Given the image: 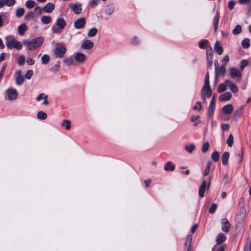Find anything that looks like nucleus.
Listing matches in <instances>:
<instances>
[{"label": "nucleus", "mask_w": 251, "mask_h": 251, "mask_svg": "<svg viewBox=\"0 0 251 251\" xmlns=\"http://www.w3.org/2000/svg\"><path fill=\"white\" fill-rule=\"evenodd\" d=\"M209 148V144L208 142H205L202 145V148H201V151L203 153L206 152Z\"/></svg>", "instance_id": "obj_44"}, {"label": "nucleus", "mask_w": 251, "mask_h": 251, "mask_svg": "<svg viewBox=\"0 0 251 251\" xmlns=\"http://www.w3.org/2000/svg\"><path fill=\"white\" fill-rule=\"evenodd\" d=\"M99 0H93L91 3L90 5L92 8L95 7L98 3Z\"/></svg>", "instance_id": "obj_63"}, {"label": "nucleus", "mask_w": 251, "mask_h": 251, "mask_svg": "<svg viewBox=\"0 0 251 251\" xmlns=\"http://www.w3.org/2000/svg\"><path fill=\"white\" fill-rule=\"evenodd\" d=\"M41 21L44 24H49L51 21V18L49 16H43L41 17Z\"/></svg>", "instance_id": "obj_28"}, {"label": "nucleus", "mask_w": 251, "mask_h": 251, "mask_svg": "<svg viewBox=\"0 0 251 251\" xmlns=\"http://www.w3.org/2000/svg\"><path fill=\"white\" fill-rule=\"evenodd\" d=\"M241 26L240 25H237L233 29L232 33L234 35L239 34L241 32Z\"/></svg>", "instance_id": "obj_41"}, {"label": "nucleus", "mask_w": 251, "mask_h": 251, "mask_svg": "<svg viewBox=\"0 0 251 251\" xmlns=\"http://www.w3.org/2000/svg\"><path fill=\"white\" fill-rule=\"evenodd\" d=\"M51 30L53 33L55 34H60L61 32L62 29H60L59 28H57L55 25H53L51 27Z\"/></svg>", "instance_id": "obj_48"}, {"label": "nucleus", "mask_w": 251, "mask_h": 251, "mask_svg": "<svg viewBox=\"0 0 251 251\" xmlns=\"http://www.w3.org/2000/svg\"><path fill=\"white\" fill-rule=\"evenodd\" d=\"M25 62V57L24 55H21L17 60V63L19 66L23 65Z\"/></svg>", "instance_id": "obj_40"}, {"label": "nucleus", "mask_w": 251, "mask_h": 251, "mask_svg": "<svg viewBox=\"0 0 251 251\" xmlns=\"http://www.w3.org/2000/svg\"><path fill=\"white\" fill-rule=\"evenodd\" d=\"M213 57V50L211 48L207 49L206 50V59L212 58Z\"/></svg>", "instance_id": "obj_50"}, {"label": "nucleus", "mask_w": 251, "mask_h": 251, "mask_svg": "<svg viewBox=\"0 0 251 251\" xmlns=\"http://www.w3.org/2000/svg\"><path fill=\"white\" fill-rule=\"evenodd\" d=\"M235 5V1L233 0H231L228 2V7L230 10H232L234 8Z\"/></svg>", "instance_id": "obj_56"}, {"label": "nucleus", "mask_w": 251, "mask_h": 251, "mask_svg": "<svg viewBox=\"0 0 251 251\" xmlns=\"http://www.w3.org/2000/svg\"><path fill=\"white\" fill-rule=\"evenodd\" d=\"M195 149V146L193 144L185 146V150L189 153H192Z\"/></svg>", "instance_id": "obj_35"}, {"label": "nucleus", "mask_w": 251, "mask_h": 251, "mask_svg": "<svg viewBox=\"0 0 251 251\" xmlns=\"http://www.w3.org/2000/svg\"><path fill=\"white\" fill-rule=\"evenodd\" d=\"M248 62L246 60H243L241 62L240 64V69L241 71L243 70L245 68V66H246L248 64Z\"/></svg>", "instance_id": "obj_54"}, {"label": "nucleus", "mask_w": 251, "mask_h": 251, "mask_svg": "<svg viewBox=\"0 0 251 251\" xmlns=\"http://www.w3.org/2000/svg\"><path fill=\"white\" fill-rule=\"evenodd\" d=\"M115 8L113 5L109 4L107 5L105 8V13L108 16L111 15L114 11Z\"/></svg>", "instance_id": "obj_20"}, {"label": "nucleus", "mask_w": 251, "mask_h": 251, "mask_svg": "<svg viewBox=\"0 0 251 251\" xmlns=\"http://www.w3.org/2000/svg\"><path fill=\"white\" fill-rule=\"evenodd\" d=\"M86 25V21L84 18H80L74 22V27L76 29L83 28Z\"/></svg>", "instance_id": "obj_9"}, {"label": "nucleus", "mask_w": 251, "mask_h": 251, "mask_svg": "<svg viewBox=\"0 0 251 251\" xmlns=\"http://www.w3.org/2000/svg\"><path fill=\"white\" fill-rule=\"evenodd\" d=\"M219 73L223 75H224L226 73V67L225 65H222L220 68Z\"/></svg>", "instance_id": "obj_55"}, {"label": "nucleus", "mask_w": 251, "mask_h": 251, "mask_svg": "<svg viewBox=\"0 0 251 251\" xmlns=\"http://www.w3.org/2000/svg\"><path fill=\"white\" fill-rule=\"evenodd\" d=\"M229 75L232 78H236L238 80H240L241 78V72L239 70L232 67L229 69Z\"/></svg>", "instance_id": "obj_5"}, {"label": "nucleus", "mask_w": 251, "mask_h": 251, "mask_svg": "<svg viewBox=\"0 0 251 251\" xmlns=\"http://www.w3.org/2000/svg\"><path fill=\"white\" fill-rule=\"evenodd\" d=\"M63 62L67 65L70 66L73 64L74 62L73 59L72 57H66L64 59Z\"/></svg>", "instance_id": "obj_45"}, {"label": "nucleus", "mask_w": 251, "mask_h": 251, "mask_svg": "<svg viewBox=\"0 0 251 251\" xmlns=\"http://www.w3.org/2000/svg\"><path fill=\"white\" fill-rule=\"evenodd\" d=\"M54 8L55 6L52 3L49 2L43 8V9L47 13H51Z\"/></svg>", "instance_id": "obj_17"}, {"label": "nucleus", "mask_w": 251, "mask_h": 251, "mask_svg": "<svg viewBox=\"0 0 251 251\" xmlns=\"http://www.w3.org/2000/svg\"><path fill=\"white\" fill-rule=\"evenodd\" d=\"M175 166L173 164L171 161L167 162L164 166V170L166 171H173L175 170Z\"/></svg>", "instance_id": "obj_23"}, {"label": "nucleus", "mask_w": 251, "mask_h": 251, "mask_svg": "<svg viewBox=\"0 0 251 251\" xmlns=\"http://www.w3.org/2000/svg\"><path fill=\"white\" fill-rule=\"evenodd\" d=\"M215 99V96H213L208 109V116L209 118H211L213 114Z\"/></svg>", "instance_id": "obj_12"}, {"label": "nucleus", "mask_w": 251, "mask_h": 251, "mask_svg": "<svg viewBox=\"0 0 251 251\" xmlns=\"http://www.w3.org/2000/svg\"><path fill=\"white\" fill-rule=\"evenodd\" d=\"M7 95L8 100L10 101L16 100L18 97V92L14 88H9L6 91Z\"/></svg>", "instance_id": "obj_7"}, {"label": "nucleus", "mask_w": 251, "mask_h": 251, "mask_svg": "<svg viewBox=\"0 0 251 251\" xmlns=\"http://www.w3.org/2000/svg\"><path fill=\"white\" fill-rule=\"evenodd\" d=\"M132 43L133 44L137 45L140 43V40L137 37H134L133 38Z\"/></svg>", "instance_id": "obj_62"}, {"label": "nucleus", "mask_w": 251, "mask_h": 251, "mask_svg": "<svg viewBox=\"0 0 251 251\" xmlns=\"http://www.w3.org/2000/svg\"><path fill=\"white\" fill-rule=\"evenodd\" d=\"M222 229L224 232H227L229 231L230 228H231V225L230 224L228 220L226 218H224L222 219Z\"/></svg>", "instance_id": "obj_10"}, {"label": "nucleus", "mask_w": 251, "mask_h": 251, "mask_svg": "<svg viewBox=\"0 0 251 251\" xmlns=\"http://www.w3.org/2000/svg\"><path fill=\"white\" fill-rule=\"evenodd\" d=\"M211 158L215 162H217L219 159V153L218 151H215L211 154Z\"/></svg>", "instance_id": "obj_37"}, {"label": "nucleus", "mask_w": 251, "mask_h": 251, "mask_svg": "<svg viewBox=\"0 0 251 251\" xmlns=\"http://www.w3.org/2000/svg\"><path fill=\"white\" fill-rule=\"evenodd\" d=\"M212 93L210 87H202L201 94L203 102H206V97L210 98L212 95Z\"/></svg>", "instance_id": "obj_4"}, {"label": "nucleus", "mask_w": 251, "mask_h": 251, "mask_svg": "<svg viewBox=\"0 0 251 251\" xmlns=\"http://www.w3.org/2000/svg\"><path fill=\"white\" fill-rule=\"evenodd\" d=\"M212 178V177H209V181L208 183H207L206 180H205L202 181L201 184L200 186L199 191V195L201 198H203L204 197V192L205 190H208L209 189L210 181Z\"/></svg>", "instance_id": "obj_3"}, {"label": "nucleus", "mask_w": 251, "mask_h": 251, "mask_svg": "<svg viewBox=\"0 0 251 251\" xmlns=\"http://www.w3.org/2000/svg\"><path fill=\"white\" fill-rule=\"evenodd\" d=\"M200 116H194L191 117L190 120L192 122H196L195 124V126L197 125V124L200 123Z\"/></svg>", "instance_id": "obj_42"}, {"label": "nucleus", "mask_w": 251, "mask_h": 251, "mask_svg": "<svg viewBox=\"0 0 251 251\" xmlns=\"http://www.w3.org/2000/svg\"><path fill=\"white\" fill-rule=\"evenodd\" d=\"M43 11H44L43 8H41V7H40L39 6L36 7L34 9V12H36L37 14H38V15H41V14H42Z\"/></svg>", "instance_id": "obj_58"}, {"label": "nucleus", "mask_w": 251, "mask_h": 251, "mask_svg": "<svg viewBox=\"0 0 251 251\" xmlns=\"http://www.w3.org/2000/svg\"><path fill=\"white\" fill-rule=\"evenodd\" d=\"M192 240V237L191 235H188L187 237L186 240L185 241V246L187 247L188 246V249L187 250V251H191V242Z\"/></svg>", "instance_id": "obj_21"}, {"label": "nucleus", "mask_w": 251, "mask_h": 251, "mask_svg": "<svg viewBox=\"0 0 251 251\" xmlns=\"http://www.w3.org/2000/svg\"><path fill=\"white\" fill-rule=\"evenodd\" d=\"M25 13V10L23 8L21 7L17 9L16 15L18 17H22Z\"/></svg>", "instance_id": "obj_43"}, {"label": "nucleus", "mask_w": 251, "mask_h": 251, "mask_svg": "<svg viewBox=\"0 0 251 251\" xmlns=\"http://www.w3.org/2000/svg\"><path fill=\"white\" fill-rule=\"evenodd\" d=\"M47 96V95H45L44 93H41L36 98V100L37 101H40L41 100L44 99V96Z\"/></svg>", "instance_id": "obj_61"}, {"label": "nucleus", "mask_w": 251, "mask_h": 251, "mask_svg": "<svg viewBox=\"0 0 251 251\" xmlns=\"http://www.w3.org/2000/svg\"><path fill=\"white\" fill-rule=\"evenodd\" d=\"M229 57L227 55H225L223 60H222V62H223V64L222 65H225V66H226V65L227 63V62L229 61Z\"/></svg>", "instance_id": "obj_60"}, {"label": "nucleus", "mask_w": 251, "mask_h": 251, "mask_svg": "<svg viewBox=\"0 0 251 251\" xmlns=\"http://www.w3.org/2000/svg\"><path fill=\"white\" fill-rule=\"evenodd\" d=\"M15 78L16 84L18 86L21 85L24 82L25 78L24 76L22 75L21 70H18L16 71L15 73Z\"/></svg>", "instance_id": "obj_6"}, {"label": "nucleus", "mask_w": 251, "mask_h": 251, "mask_svg": "<svg viewBox=\"0 0 251 251\" xmlns=\"http://www.w3.org/2000/svg\"><path fill=\"white\" fill-rule=\"evenodd\" d=\"M214 50L219 55L222 54L223 51V48L220 45V43L218 42H216L214 45Z\"/></svg>", "instance_id": "obj_22"}, {"label": "nucleus", "mask_w": 251, "mask_h": 251, "mask_svg": "<svg viewBox=\"0 0 251 251\" xmlns=\"http://www.w3.org/2000/svg\"><path fill=\"white\" fill-rule=\"evenodd\" d=\"M50 56L48 54H44L41 57V61L43 64H47L50 61Z\"/></svg>", "instance_id": "obj_36"}, {"label": "nucleus", "mask_w": 251, "mask_h": 251, "mask_svg": "<svg viewBox=\"0 0 251 251\" xmlns=\"http://www.w3.org/2000/svg\"><path fill=\"white\" fill-rule=\"evenodd\" d=\"M26 62L29 65H32L34 64V60L31 58H27Z\"/></svg>", "instance_id": "obj_64"}, {"label": "nucleus", "mask_w": 251, "mask_h": 251, "mask_svg": "<svg viewBox=\"0 0 251 251\" xmlns=\"http://www.w3.org/2000/svg\"><path fill=\"white\" fill-rule=\"evenodd\" d=\"M5 5L11 6L15 3V0H3Z\"/></svg>", "instance_id": "obj_51"}, {"label": "nucleus", "mask_w": 251, "mask_h": 251, "mask_svg": "<svg viewBox=\"0 0 251 251\" xmlns=\"http://www.w3.org/2000/svg\"><path fill=\"white\" fill-rule=\"evenodd\" d=\"M94 43L92 41L89 40L84 41L81 45V47L85 50H90L92 49Z\"/></svg>", "instance_id": "obj_13"}, {"label": "nucleus", "mask_w": 251, "mask_h": 251, "mask_svg": "<svg viewBox=\"0 0 251 251\" xmlns=\"http://www.w3.org/2000/svg\"><path fill=\"white\" fill-rule=\"evenodd\" d=\"M60 69V63L59 62H57L55 64H54L53 66H52L50 70L51 72L56 73Z\"/></svg>", "instance_id": "obj_32"}, {"label": "nucleus", "mask_w": 251, "mask_h": 251, "mask_svg": "<svg viewBox=\"0 0 251 251\" xmlns=\"http://www.w3.org/2000/svg\"><path fill=\"white\" fill-rule=\"evenodd\" d=\"M44 39L42 37H37L30 41L28 40H24L23 44L24 46L28 47L29 50H34L40 47L43 44Z\"/></svg>", "instance_id": "obj_1"}, {"label": "nucleus", "mask_w": 251, "mask_h": 251, "mask_svg": "<svg viewBox=\"0 0 251 251\" xmlns=\"http://www.w3.org/2000/svg\"><path fill=\"white\" fill-rule=\"evenodd\" d=\"M61 126L64 127L66 130H70L71 126V121L69 120H64L62 122Z\"/></svg>", "instance_id": "obj_27"}, {"label": "nucleus", "mask_w": 251, "mask_h": 251, "mask_svg": "<svg viewBox=\"0 0 251 251\" xmlns=\"http://www.w3.org/2000/svg\"><path fill=\"white\" fill-rule=\"evenodd\" d=\"M86 55L81 52H78L75 54V59L79 62H83L86 59Z\"/></svg>", "instance_id": "obj_16"}, {"label": "nucleus", "mask_w": 251, "mask_h": 251, "mask_svg": "<svg viewBox=\"0 0 251 251\" xmlns=\"http://www.w3.org/2000/svg\"><path fill=\"white\" fill-rule=\"evenodd\" d=\"M244 105H242L238 109H236L234 113V118L236 119H238L240 117L242 113V110L244 109Z\"/></svg>", "instance_id": "obj_29"}, {"label": "nucleus", "mask_w": 251, "mask_h": 251, "mask_svg": "<svg viewBox=\"0 0 251 251\" xmlns=\"http://www.w3.org/2000/svg\"><path fill=\"white\" fill-rule=\"evenodd\" d=\"M6 46L8 49H16L20 50L22 48V45L20 41L16 40L14 37L8 36L5 38Z\"/></svg>", "instance_id": "obj_2"}, {"label": "nucleus", "mask_w": 251, "mask_h": 251, "mask_svg": "<svg viewBox=\"0 0 251 251\" xmlns=\"http://www.w3.org/2000/svg\"><path fill=\"white\" fill-rule=\"evenodd\" d=\"M212 165V162L211 161H208L206 163V166L205 167V170L204 171V172L203 173V175L204 176H207L209 173V171H210V167Z\"/></svg>", "instance_id": "obj_30"}, {"label": "nucleus", "mask_w": 251, "mask_h": 251, "mask_svg": "<svg viewBox=\"0 0 251 251\" xmlns=\"http://www.w3.org/2000/svg\"><path fill=\"white\" fill-rule=\"evenodd\" d=\"M33 75V71L32 70H28L25 75V78L30 79Z\"/></svg>", "instance_id": "obj_46"}, {"label": "nucleus", "mask_w": 251, "mask_h": 251, "mask_svg": "<svg viewBox=\"0 0 251 251\" xmlns=\"http://www.w3.org/2000/svg\"><path fill=\"white\" fill-rule=\"evenodd\" d=\"M71 9L75 14H78L82 11L81 4L78 3H73L70 4Z\"/></svg>", "instance_id": "obj_11"}, {"label": "nucleus", "mask_w": 251, "mask_h": 251, "mask_svg": "<svg viewBox=\"0 0 251 251\" xmlns=\"http://www.w3.org/2000/svg\"><path fill=\"white\" fill-rule=\"evenodd\" d=\"M208 43V42L207 40H202L199 42V46L201 49H203Z\"/></svg>", "instance_id": "obj_53"}, {"label": "nucleus", "mask_w": 251, "mask_h": 251, "mask_svg": "<svg viewBox=\"0 0 251 251\" xmlns=\"http://www.w3.org/2000/svg\"><path fill=\"white\" fill-rule=\"evenodd\" d=\"M231 93L229 92H227L220 96L219 99L220 101H226L229 100L231 98Z\"/></svg>", "instance_id": "obj_15"}, {"label": "nucleus", "mask_w": 251, "mask_h": 251, "mask_svg": "<svg viewBox=\"0 0 251 251\" xmlns=\"http://www.w3.org/2000/svg\"><path fill=\"white\" fill-rule=\"evenodd\" d=\"M35 3L32 0H28L25 2V6L28 9H30L34 6Z\"/></svg>", "instance_id": "obj_38"}, {"label": "nucleus", "mask_w": 251, "mask_h": 251, "mask_svg": "<svg viewBox=\"0 0 251 251\" xmlns=\"http://www.w3.org/2000/svg\"><path fill=\"white\" fill-rule=\"evenodd\" d=\"M98 32V29L96 27H93L91 28L87 34V35L89 37H92L96 35L97 33Z\"/></svg>", "instance_id": "obj_31"}, {"label": "nucleus", "mask_w": 251, "mask_h": 251, "mask_svg": "<svg viewBox=\"0 0 251 251\" xmlns=\"http://www.w3.org/2000/svg\"><path fill=\"white\" fill-rule=\"evenodd\" d=\"M66 51V49L64 46L57 47L54 51L56 57H62Z\"/></svg>", "instance_id": "obj_8"}, {"label": "nucleus", "mask_w": 251, "mask_h": 251, "mask_svg": "<svg viewBox=\"0 0 251 251\" xmlns=\"http://www.w3.org/2000/svg\"><path fill=\"white\" fill-rule=\"evenodd\" d=\"M233 137L232 135L231 134L229 135L228 138L226 140V143L227 144L228 147H231L233 143Z\"/></svg>", "instance_id": "obj_39"}, {"label": "nucleus", "mask_w": 251, "mask_h": 251, "mask_svg": "<svg viewBox=\"0 0 251 251\" xmlns=\"http://www.w3.org/2000/svg\"><path fill=\"white\" fill-rule=\"evenodd\" d=\"M229 157V153L225 151L223 153L222 157V163L224 165H226L228 163V159Z\"/></svg>", "instance_id": "obj_25"}, {"label": "nucleus", "mask_w": 251, "mask_h": 251, "mask_svg": "<svg viewBox=\"0 0 251 251\" xmlns=\"http://www.w3.org/2000/svg\"><path fill=\"white\" fill-rule=\"evenodd\" d=\"M219 14L218 11L216 12V13L215 16L213 18V25L214 27V31L216 32L218 29V24H219Z\"/></svg>", "instance_id": "obj_18"}, {"label": "nucleus", "mask_w": 251, "mask_h": 251, "mask_svg": "<svg viewBox=\"0 0 251 251\" xmlns=\"http://www.w3.org/2000/svg\"><path fill=\"white\" fill-rule=\"evenodd\" d=\"M66 23L63 18H58L56 22V25L60 29H64L66 26Z\"/></svg>", "instance_id": "obj_14"}, {"label": "nucleus", "mask_w": 251, "mask_h": 251, "mask_svg": "<svg viewBox=\"0 0 251 251\" xmlns=\"http://www.w3.org/2000/svg\"><path fill=\"white\" fill-rule=\"evenodd\" d=\"M226 239V236L223 233H220L216 238V242L218 244L223 243Z\"/></svg>", "instance_id": "obj_26"}, {"label": "nucleus", "mask_w": 251, "mask_h": 251, "mask_svg": "<svg viewBox=\"0 0 251 251\" xmlns=\"http://www.w3.org/2000/svg\"><path fill=\"white\" fill-rule=\"evenodd\" d=\"M201 102H200V101L197 102L196 105L193 107V109L194 110H198L200 111L201 110Z\"/></svg>", "instance_id": "obj_57"}, {"label": "nucleus", "mask_w": 251, "mask_h": 251, "mask_svg": "<svg viewBox=\"0 0 251 251\" xmlns=\"http://www.w3.org/2000/svg\"><path fill=\"white\" fill-rule=\"evenodd\" d=\"M242 46L243 48L244 49H248L250 47V39L249 38H245L242 41Z\"/></svg>", "instance_id": "obj_34"}, {"label": "nucleus", "mask_w": 251, "mask_h": 251, "mask_svg": "<svg viewBox=\"0 0 251 251\" xmlns=\"http://www.w3.org/2000/svg\"><path fill=\"white\" fill-rule=\"evenodd\" d=\"M229 88L230 90L233 93H236L238 91V88L234 83H233Z\"/></svg>", "instance_id": "obj_59"}, {"label": "nucleus", "mask_w": 251, "mask_h": 251, "mask_svg": "<svg viewBox=\"0 0 251 251\" xmlns=\"http://www.w3.org/2000/svg\"><path fill=\"white\" fill-rule=\"evenodd\" d=\"M34 17V13L32 12H28L25 15V18L26 20H31Z\"/></svg>", "instance_id": "obj_47"}, {"label": "nucleus", "mask_w": 251, "mask_h": 251, "mask_svg": "<svg viewBox=\"0 0 251 251\" xmlns=\"http://www.w3.org/2000/svg\"><path fill=\"white\" fill-rule=\"evenodd\" d=\"M226 90V86L225 83H221L218 87L219 92H223Z\"/></svg>", "instance_id": "obj_49"}, {"label": "nucleus", "mask_w": 251, "mask_h": 251, "mask_svg": "<svg viewBox=\"0 0 251 251\" xmlns=\"http://www.w3.org/2000/svg\"><path fill=\"white\" fill-rule=\"evenodd\" d=\"M27 26L24 23L20 25L18 27V33L20 35H23L26 30Z\"/></svg>", "instance_id": "obj_24"}, {"label": "nucleus", "mask_w": 251, "mask_h": 251, "mask_svg": "<svg viewBox=\"0 0 251 251\" xmlns=\"http://www.w3.org/2000/svg\"><path fill=\"white\" fill-rule=\"evenodd\" d=\"M233 110V106L231 104H227L224 106L223 108V112L225 114H230Z\"/></svg>", "instance_id": "obj_19"}, {"label": "nucleus", "mask_w": 251, "mask_h": 251, "mask_svg": "<svg viewBox=\"0 0 251 251\" xmlns=\"http://www.w3.org/2000/svg\"><path fill=\"white\" fill-rule=\"evenodd\" d=\"M217 207V205L216 203H213L210 208H209V212L210 214H213L215 213Z\"/></svg>", "instance_id": "obj_52"}, {"label": "nucleus", "mask_w": 251, "mask_h": 251, "mask_svg": "<svg viewBox=\"0 0 251 251\" xmlns=\"http://www.w3.org/2000/svg\"><path fill=\"white\" fill-rule=\"evenodd\" d=\"M37 117L40 120H45L47 118V114L43 111H39L37 113Z\"/></svg>", "instance_id": "obj_33"}]
</instances>
